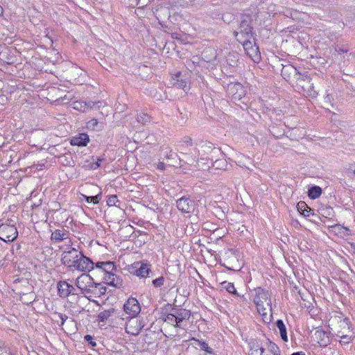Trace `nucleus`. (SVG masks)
Masks as SVG:
<instances>
[{
	"label": "nucleus",
	"mask_w": 355,
	"mask_h": 355,
	"mask_svg": "<svg viewBox=\"0 0 355 355\" xmlns=\"http://www.w3.org/2000/svg\"><path fill=\"white\" fill-rule=\"evenodd\" d=\"M61 262L70 270L89 272L94 269V263L74 248L69 247L62 253Z\"/></svg>",
	"instance_id": "obj_1"
},
{
	"label": "nucleus",
	"mask_w": 355,
	"mask_h": 355,
	"mask_svg": "<svg viewBox=\"0 0 355 355\" xmlns=\"http://www.w3.org/2000/svg\"><path fill=\"white\" fill-rule=\"evenodd\" d=\"M196 146L193 152H191V156L186 157L185 163L193 165L197 163L199 159L214 161L219 155L223 156L220 149L214 146L210 141H200L196 144Z\"/></svg>",
	"instance_id": "obj_2"
},
{
	"label": "nucleus",
	"mask_w": 355,
	"mask_h": 355,
	"mask_svg": "<svg viewBox=\"0 0 355 355\" xmlns=\"http://www.w3.org/2000/svg\"><path fill=\"white\" fill-rule=\"evenodd\" d=\"M255 292L256 295L254 297V302L259 313L265 316L267 315V311L272 313L270 293L268 291L259 287L255 289Z\"/></svg>",
	"instance_id": "obj_3"
},
{
	"label": "nucleus",
	"mask_w": 355,
	"mask_h": 355,
	"mask_svg": "<svg viewBox=\"0 0 355 355\" xmlns=\"http://www.w3.org/2000/svg\"><path fill=\"white\" fill-rule=\"evenodd\" d=\"M252 19L249 16H245L241 21L239 31H234L233 34L239 42L253 37V28L251 26Z\"/></svg>",
	"instance_id": "obj_4"
},
{
	"label": "nucleus",
	"mask_w": 355,
	"mask_h": 355,
	"mask_svg": "<svg viewBox=\"0 0 355 355\" xmlns=\"http://www.w3.org/2000/svg\"><path fill=\"white\" fill-rule=\"evenodd\" d=\"M123 311L128 315L123 317V313H120V320L123 322L130 318H136L141 311V306L138 300L132 297H130L123 304Z\"/></svg>",
	"instance_id": "obj_5"
},
{
	"label": "nucleus",
	"mask_w": 355,
	"mask_h": 355,
	"mask_svg": "<svg viewBox=\"0 0 355 355\" xmlns=\"http://www.w3.org/2000/svg\"><path fill=\"white\" fill-rule=\"evenodd\" d=\"M94 279L88 274L80 275L76 280V286L80 290V294L88 295L95 284Z\"/></svg>",
	"instance_id": "obj_6"
},
{
	"label": "nucleus",
	"mask_w": 355,
	"mask_h": 355,
	"mask_svg": "<svg viewBox=\"0 0 355 355\" xmlns=\"http://www.w3.org/2000/svg\"><path fill=\"white\" fill-rule=\"evenodd\" d=\"M18 236L16 227L13 225L3 223L0 225V239L4 242H12Z\"/></svg>",
	"instance_id": "obj_7"
},
{
	"label": "nucleus",
	"mask_w": 355,
	"mask_h": 355,
	"mask_svg": "<svg viewBox=\"0 0 355 355\" xmlns=\"http://www.w3.org/2000/svg\"><path fill=\"white\" fill-rule=\"evenodd\" d=\"M129 272L139 277H146L151 272V265L142 261H137L129 268Z\"/></svg>",
	"instance_id": "obj_8"
},
{
	"label": "nucleus",
	"mask_w": 355,
	"mask_h": 355,
	"mask_svg": "<svg viewBox=\"0 0 355 355\" xmlns=\"http://www.w3.org/2000/svg\"><path fill=\"white\" fill-rule=\"evenodd\" d=\"M226 92L232 100H241L245 95L244 87L240 83H230L227 85Z\"/></svg>",
	"instance_id": "obj_9"
},
{
	"label": "nucleus",
	"mask_w": 355,
	"mask_h": 355,
	"mask_svg": "<svg viewBox=\"0 0 355 355\" xmlns=\"http://www.w3.org/2000/svg\"><path fill=\"white\" fill-rule=\"evenodd\" d=\"M171 311L175 320V327L180 328L182 327L184 322L190 318L191 314L190 310L178 306L171 307Z\"/></svg>",
	"instance_id": "obj_10"
},
{
	"label": "nucleus",
	"mask_w": 355,
	"mask_h": 355,
	"mask_svg": "<svg viewBox=\"0 0 355 355\" xmlns=\"http://www.w3.org/2000/svg\"><path fill=\"white\" fill-rule=\"evenodd\" d=\"M125 321V329L126 333L132 336H137L139 334L141 329L144 327V321L136 318H130Z\"/></svg>",
	"instance_id": "obj_11"
},
{
	"label": "nucleus",
	"mask_w": 355,
	"mask_h": 355,
	"mask_svg": "<svg viewBox=\"0 0 355 355\" xmlns=\"http://www.w3.org/2000/svg\"><path fill=\"white\" fill-rule=\"evenodd\" d=\"M239 43L242 44L246 54L254 62H259L261 60V54L259 47L253 44L250 40H245Z\"/></svg>",
	"instance_id": "obj_12"
},
{
	"label": "nucleus",
	"mask_w": 355,
	"mask_h": 355,
	"mask_svg": "<svg viewBox=\"0 0 355 355\" xmlns=\"http://www.w3.org/2000/svg\"><path fill=\"white\" fill-rule=\"evenodd\" d=\"M300 73L293 65L291 64H282L281 75L291 84L294 85V81L297 77H300Z\"/></svg>",
	"instance_id": "obj_13"
},
{
	"label": "nucleus",
	"mask_w": 355,
	"mask_h": 355,
	"mask_svg": "<svg viewBox=\"0 0 355 355\" xmlns=\"http://www.w3.org/2000/svg\"><path fill=\"white\" fill-rule=\"evenodd\" d=\"M176 206L182 213L190 214L194 211L195 203L189 196H182L176 201Z\"/></svg>",
	"instance_id": "obj_14"
},
{
	"label": "nucleus",
	"mask_w": 355,
	"mask_h": 355,
	"mask_svg": "<svg viewBox=\"0 0 355 355\" xmlns=\"http://www.w3.org/2000/svg\"><path fill=\"white\" fill-rule=\"evenodd\" d=\"M58 295L62 298H66L69 295H78L76 288L66 281H60L57 284Z\"/></svg>",
	"instance_id": "obj_15"
},
{
	"label": "nucleus",
	"mask_w": 355,
	"mask_h": 355,
	"mask_svg": "<svg viewBox=\"0 0 355 355\" xmlns=\"http://www.w3.org/2000/svg\"><path fill=\"white\" fill-rule=\"evenodd\" d=\"M296 87V89L299 92H304L305 89L308 87H311V78L308 75L307 72L304 73H300V77H297L295 81H294V85Z\"/></svg>",
	"instance_id": "obj_16"
},
{
	"label": "nucleus",
	"mask_w": 355,
	"mask_h": 355,
	"mask_svg": "<svg viewBox=\"0 0 355 355\" xmlns=\"http://www.w3.org/2000/svg\"><path fill=\"white\" fill-rule=\"evenodd\" d=\"M121 311H118L114 308L104 310L100 312L97 315V321L98 322H106L110 318L112 320L118 319L120 320Z\"/></svg>",
	"instance_id": "obj_17"
},
{
	"label": "nucleus",
	"mask_w": 355,
	"mask_h": 355,
	"mask_svg": "<svg viewBox=\"0 0 355 355\" xmlns=\"http://www.w3.org/2000/svg\"><path fill=\"white\" fill-rule=\"evenodd\" d=\"M285 126L289 128L286 137L291 140L298 141L300 139L303 138L306 132L303 128H297V126H291L288 123H284Z\"/></svg>",
	"instance_id": "obj_18"
},
{
	"label": "nucleus",
	"mask_w": 355,
	"mask_h": 355,
	"mask_svg": "<svg viewBox=\"0 0 355 355\" xmlns=\"http://www.w3.org/2000/svg\"><path fill=\"white\" fill-rule=\"evenodd\" d=\"M314 336L321 347H327L330 344L331 339L329 333L321 328H318L315 331Z\"/></svg>",
	"instance_id": "obj_19"
},
{
	"label": "nucleus",
	"mask_w": 355,
	"mask_h": 355,
	"mask_svg": "<svg viewBox=\"0 0 355 355\" xmlns=\"http://www.w3.org/2000/svg\"><path fill=\"white\" fill-rule=\"evenodd\" d=\"M103 279L105 283L116 288H120L123 285L121 278L114 272L104 274Z\"/></svg>",
	"instance_id": "obj_20"
},
{
	"label": "nucleus",
	"mask_w": 355,
	"mask_h": 355,
	"mask_svg": "<svg viewBox=\"0 0 355 355\" xmlns=\"http://www.w3.org/2000/svg\"><path fill=\"white\" fill-rule=\"evenodd\" d=\"M89 141V137L86 133H78L70 139L71 146H86Z\"/></svg>",
	"instance_id": "obj_21"
},
{
	"label": "nucleus",
	"mask_w": 355,
	"mask_h": 355,
	"mask_svg": "<svg viewBox=\"0 0 355 355\" xmlns=\"http://www.w3.org/2000/svg\"><path fill=\"white\" fill-rule=\"evenodd\" d=\"M95 268L103 274L114 272L116 270V266L112 261H98L96 263Z\"/></svg>",
	"instance_id": "obj_22"
},
{
	"label": "nucleus",
	"mask_w": 355,
	"mask_h": 355,
	"mask_svg": "<svg viewBox=\"0 0 355 355\" xmlns=\"http://www.w3.org/2000/svg\"><path fill=\"white\" fill-rule=\"evenodd\" d=\"M173 85L177 88L182 89L184 92L189 89L187 81L182 78L181 72H178L175 74Z\"/></svg>",
	"instance_id": "obj_23"
},
{
	"label": "nucleus",
	"mask_w": 355,
	"mask_h": 355,
	"mask_svg": "<svg viewBox=\"0 0 355 355\" xmlns=\"http://www.w3.org/2000/svg\"><path fill=\"white\" fill-rule=\"evenodd\" d=\"M107 288L101 283H95L93 286V288H91L90 292L88 293L89 296H86L87 298L90 297H101L103 295H105L106 293Z\"/></svg>",
	"instance_id": "obj_24"
},
{
	"label": "nucleus",
	"mask_w": 355,
	"mask_h": 355,
	"mask_svg": "<svg viewBox=\"0 0 355 355\" xmlns=\"http://www.w3.org/2000/svg\"><path fill=\"white\" fill-rule=\"evenodd\" d=\"M79 166L85 170H95L100 167V164L94 162V157L92 156L89 159L82 160L79 163Z\"/></svg>",
	"instance_id": "obj_25"
},
{
	"label": "nucleus",
	"mask_w": 355,
	"mask_h": 355,
	"mask_svg": "<svg viewBox=\"0 0 355 355\" xmlns=\"http://www.w3.org/2000/svg\"><path fill=\"white\" fill-rule=\"evenodd\" d=\"M297 211L305 217L313 215V210L311 209L304 201H300L297 204Z\"/></svg>",
	"instance_id": "obj_26"
},
{
	"label": "nucleus",
	"mask_w": 355,
	"mask_h": 355,
	"mask_svg": "<svg viewBox=\"0 0 355 355\" xmlns=\"http://www.w3.org/2000/svg\"><path fill=\"white\" fill-rule=\"evenodd\" d=\"M68 238L67 232L64 230H55L52 232L51 239L55 243L60 242Z\"/></svg>",
	"instance_id": "obj_27"
},
{
	"label": "nucleus",
	"mask_w": 355,
	"mask_h": 355,
	"mask_svg": "<svg viewBox=\"0 0 355 355\" xmlns=\"http://www.w3.org/2000/svg\"><path fill=\"white\" fill-rule=\"evenodd\" d=\"M183 143H184L183 144H182L179 146V150H180V153L182 154L184 159H186V157L191 156V153H188L187 152H183V151L186 150L185 149L186 148L192 146V139L190 137H185L183 139Z\"/></svg>",
	"instance_id": "obj_28"
},
{
	"label": "nucleus",
	"mask_w": 355,
	"mask_h": 355,
	"mask_svg": "<svg viewBox=\"0 0 355 355\" xmlns=\"http://www.w3.org/2000/svg\"><path fill=\"white\" fill-rule=\"evenodd\" d=\"M275 324H276V327L279 329L281 338L283 340V341L287 342L288 341L287 331H286V325L284 324L283 320H280V319L277 320L276 321Z\"/></svg>",
	"instance_id": "obj_29"
},
{
	"label": "nucleus",
	"mask_w": 355,
	"mask_h": 355,
	"mask_svg": "<svg viewBox=\"0 0 355 355\" xmlns=\"http://www.w3.org/2000/svg\"><path fill=\"white\" fill-rule=\"evenodd\" d=\"M94 103L93 102L75 101L73 103V108L80 112H85L88 108H91Z\"/></svg>",
	"instance_id": "obj_30"
},
{
	"label": "nucleus",
	"mask_w": 355,
	"mask_h": 355,
	"mask_svg": "<svg viewBox=\"0 0 355 355\" xmlns=\"http://www.w3.org/2000/svg\"><path fill=\"white\" fill-rule=\"evenodd\" d=\"M212 162V166L215 167L216 169H222L227 170V163L223 159V156L219 155L216 159H214Z\"/></svg>",
	"instance_id": "obj_31"
},
{
	"label": "nucleus",
	"mask_w": 355,
	"mask_h": 355,
	"mask_svg": "<svg viewBox=\"0 0 355 355\" xmlns=\"http://www.w3.org/2000/svg\"><path fill=\"white\" fill-rule=\"evenodd\" d=\"M161 153L165 159L170 160L174 159L177 157V154L173 153L172 149L168 146H164L161 147Z\"/></svg>",
	"instance_id": "obj_32"
},
{
	"label": "nucleus",
	"mask_w": 355,
	"mask_h": 355,
	"mask_svg": "<svg viewBox=\"0 0 355 355\" xmlns=\"http://www.w3.org/2000/svg\"><path fill=\"white\" fill-rule=\"evenodd\" d=\"M322 191V190L319 186H312L309 189L308 196L311 199H316L321 196Z\"/></svg>",
	"instance_id": "obj_33"
},
{
	"label": "nucleus",
	"mask_w": 355,
	"mask_h": 355,
	"mask_svg": "<svg viewBox=\"0 0 355 355\" xmlns=\"http://www.w3.org/2000/svg\"><path fill=\"white\" fill-rule=\"evenodd\" d=\"M193 340L196 343L197 347H199L201 350H204L209 355H215L212 348L209 347L206 342L196 338H193Z\"/></svg>",
	"instance_id": "obj_34"
},
{
	"label": "nucleus",
	"mask_w": 355,
	"mask_h": 355,
	"mask_svg": "<svg viewBox=\"0 0 355 355\" xmlns=\"http://www.w3.org/2000/svg\"><path fill=\"white\" fill-rule=\"evenodd\" d=\"M269 131L270 134L275 138H281L285 135L284 130H281L276 125H271L269 129Z\"/></svg>",
	"instance_id": "obj_35"
},
{
	"label": "nucleus",
	"mask_w": 355,
	"mask_h": 355,
	"mask_svg": "<svg viewBox=\"0 0 355 355\" xmlns=\"http://www.w3.org/2000/svg\"><path fill=\"white\" fill-rule=\"evenodd\" d=\"M161 319L164 322L175 327V320L174 319L172 311H170L168 313H163Z\"/></svg>",
	"instance_id": "obj_36"
},
{
	"label": "nucleus",
	"mask_w": 355,
	"mask_h": 355,
	"mask_svg": "<svg viewBox=\"0 0 355 355\" xmlns=\"http://www.w3.org/2000/svg\"><path fill=\"white\" fill-rule=\"evenodd\" d=\"M223 288H225L228 293L233 294L236 296H239V293L236 291L233 283L223 282L221 283Z\"/></svg>",
	"instance_id": "obj_37"
},
{
	"label": "nucleus",
	"mask_w": 355,
	"mask_h": 355,
	"mask_svg": "<svg viewBox=\"0 0 355 355\" xmlns=\"http://www.w3.org/2000/svg\"><path fill=\"white\" fill-rule=\"evenodd\" d=\"M267 345V349H265V352H270L272 354L281 355L279 348L275 343L268 341Z\"/></svg>",
	"instance_id": "obj_38"
},
{
	"label": "nucleus",
	"mask_w": 355,
	"mask_h": 355,
	"mask_svg": "<svg viewBox=\"0 0 355 355\" xmlns=\"http://www.w3.org/2000/svg\"><path fill=\"white\" fill-rule=\"evenodd\" d=\"M83 197L87 202H89V203L93 202L94 204H98L99 202V201L101 200L102 196H101V192H99L98 193H97L96 195L93 196H88L86 195H83Z\"/></svg>",
	"instance_id": "obj_39"
},
{
	"label": "nucleus",
	"mask_w": 355,
	"mask_h": 355,
	"mask_svg": "<svg viewBox=\"0 0 355 355\" xmlns=\"http://www.w3.org/2000/svg\"><path fill=\"white\" fill-rule=\"evenodd\" d=\"M336 336L340 338V343L342 345L349 344L351 341L352 336L347 334H343L340 331H338Z\"/></svg>",
	"instance_id": "obj_40"
},
{
	"label": "nucleus",
	"mask_w": 355,
	"mask_h": 355,
	"mask_svg": "<svg viewBox=\"0 0 355 355\" xmlns=\"http://www.w3.org/2000/svg\"><path fill=\"white\" fill-rule=\"evenodd\" d=\"M303 94L311 98H315L318 95V92L314 89L313 83L311 82V87H307L304 91Z\"/></svg>",
	"instance_id": "obj_41"
},
{
	"label": "nucleus",
	"mask_w": 355,
	"mask_h": 355,
	"mask_svg": "<svg viewBox=\"0 0 355 355\" xmlns=\"http://www.w3.org/2000/svg\"><path fill=\"white\" fill-rule=\"evenodd\" d=\"M137 121L141 124H146L150 121V116L146 113H141L137 115Z\"/></svg>",
	"instance_id": "obj_42"
},
{
	"label": "nucleus",
	"mask_w": 355,
	"mask_h": 355,
	"mask_svg": "<svg viewBox=\"0 0 355 355\" xmlns=\"http://www.w3.org/2000/svg\"><path fill=\"white\" fill-rule=\"evenodd\" d=\"M117 202L120 203V201L118 200L116 195L110 196L107 200V205L110 207L116 206L119 207V205H116Z\"/></svg>",
	"instance_id": "obj_43"
},
{
	"label": "nucleus",
	"mask_w": 355,
	"mask_h": 355,
	"mask_svg": "<svg viewBox=\"0 0 355 355\" xmlns=\"http://www.w3.org/2000/svg\"><path fill=\"white\" fill-rule=\"evenodd\" d=\"M333 209L330 207H327L324 208H322L320 209V214L322 216H324L326 218L330 217L331 216H333Z\"/></svg>",
	"instance_id": "obj_44"
},
{
	"label": "nucleus",
	"mask_w": 355,
	"mask_h": 355,
	"mask_svg": "<svg viewBox=\"0 0 355 355\" xmlns=\"http://www.w3.org/2000/svg\"><path fill=\"white\" fill-rule=\"evenodd\" d=\"M164 282H165L164 277L163 276H161L155 279H153L152 283L155 287L159 288L164 285Z\"/></svg>",
	"instance_id": "obj_45"
},
{
	"label": "nucleus",
	"mask_w": 355,
	"mask_h": 355,
	"mask_svg": "<svg viewBox=\"0 0 355 355\" xmlns=\"http://www.w3.org/2000/svg\"><path fill=\"white\" fill-rule=\"evenodd\" d=\"M0 355H12L10 348L7 346L3 344L2 345H0Z\"/></svg>",
	"instance_id": "obj_46"
},
{
	"label": "nucleus",
	"mask_w": 355,
	"mask_h": 355,
	"mask_svg": "<svg viewBox=\"0 0 355 355\" xmlns=\"http://www.w3.org/2000/svg\"><path fill=\"white\" fill-rule=\"evenodd\" d=\"M53 315L54 316H58L61 320V322L59 324L60 327H62L66 320L68 319V316L67 315L61 313L55 312Z\"/></svg>",
	"instance_id": "obj_47"
},
{
	"label": "nucleus",
	"mask_w": 355,
	"mask_h": 355,
	"mask_svg": "<svg viewBox=\"0 0 355 355\" xmlns=\"http://www.w3.org/2000/svg\"><path fill=\"white\" fill-rule=\"evenodd\" d=\"M98 121L96 119H92L87 122V126L94 130H98Z\"/></svg>",
	"instance_id": "obj_48"
},
{
	"label": "nucleus",
	"mask_w": 355,
	"mask_h": 355,
	"mask_svg": "<svg viewBox=\"0 0 355 355\" xmlns=\"http://www.w3.org/2000/svg\"><path fill=\"white\" fill-rule=\"evenodd\" d=\"M85 340L88 341L89 343V345L91 346V347H95L96 345V343L95 341L93 340V338L92 337V336L90 335H86L85 336Z\"/></svg>",
	"instance_id": "obj_49"
},
{
	"label": "nucleus",
	"mask_w": 355,
	"mask_h": 355,
	"mask_svg": "<svg viewBox=\"0 0 355 355\" xmlns=\"http://www.w3.org/2000/svg\"><path fill=\"white\" fill-rule=\"evenodd\" d=\"M239 297L238 301L241 304V305L247 306L248 305V299L245 297V295H241L239 294V296H237Z\"/></svg>",
	"instance_id": "obj_50"
},
{
	"label": "nucleus",
	"mask_w": 355,
	"mask_h": 355,
	"mask_svg": "<svg viewBox=\"0 0 355 355\" xmlns=\"http://www.w3.org/2000/svg\"><path fill=\"white\" fill-rule=\"evenodd\" d=\"M223 266L229 270L239 271L240 270L239 268H234L232 266H230L229 261H227V263H224Z\"/></svg>",
	"instance_id": "obj_51"
},
{
	"label": "nucleus",
	"mask_w": 355,
	"mask_h": 355,
	"mask_svg": "<svg viewBox=\"0 0 355 355\" xmlns=\"http://www.w3.org/2000/svg\"><path fill=\"white\" fill-rule=\"evenodd\" d=\"M347 171L355 175V163L349 164L348 168H347Z\"/></svg>",
	"instance_id": "obj_52"
},
{
	"label": "nucleus",
	"mask_w": 355,
	"mask_h": 355,
	"mask_svg": "<svg viewBox=\"0 0 355 355\" xmlns=\"http://www.w3.org/2000/svg\"><path fill=\"white\" fill-rule=\"evenodd\" d=\"M225 256L227 258H230L231 256L234 257V251L232 249H229L227 252H225Z\"/></svg>",
	"instance_id": "obj_53"
},
{
	"label": "nucleus",
	"mask_w": 355,
	"mask_h": 355,
	"mask_svg": "<svg viewBox=\"0 0 355 355\" xmlns=\"http://www.w3.org/2000/svg\"><path fill=\"white\" fill-rule=\"evenodd\" d=\"M336 51L339 53V54H341V53H347V49H343L342 48H336Z\"/></svg>",
	"instance_id": "obj_54"
},
{
	"label": "nucleus",
	"mask_w": 355,
	"mask_h": 355,
	"mask_svg": "<svg viewBox=\"0 0 355 355\" xmlns=\"http://www.w3.org/2000/svg\"><path fill=\"white\" fill-rule=\"evenodd\" d=\"M164 162H159L157 164V168L159 170H164Z\"/></svg>",
	"instance_id": "obj_55"
},
{
	"label": "nucleus",
	"mask_w": 355,
	"mask_h": 355,
	"mask_svg": "<svg viewBox=\"0 0 355 355\" xmlns=\"http://www.w3.org/2000/svg\"><path fill=\"white\" fill-rule=\"evenodd\" d=\"M291 355H306L303 352H297L291 354Z\"/></svg>",
	"instance_id": "obj_56"
},
{
	"label": "nucleus",
	"mask_w": 355,
	"mask_h": 355,
	"mask_svg": "<svg viewBox=\"0 0 355 355\" xmlns=\"http://www.w3.org/2000/svg\"><path fill=\"white\" fill-rule=\"evenodd\" d=\"M102 160H103V158H100V157H98V158L96 159V161H95V160H94V162H97L98 164H101V162Z\"/></svg>",
	"instance_id": "obj_57"
},
{
	"label": "nucleus",
	"mask_w": 355,
	"mask_h": 355,
	"mask_svg": "<svg viewBox=\"0 0 355 355\" xmlns=\"http://www.w3.org/2000/svg\"><path fill=\"white\" fill-rule=\"evenodd\" d=\"M21 280L19 279H17L14 281L13 284L14 285H16L18 282H19Z\"/></svg>",
	"instance_id": "obj_58"
},
{
	"label": "nucleus",
	"mask_w": 355,
	"mask_h": 355,
	"mask_svg": "<svg viewBox=\"0 0 355 355\" xmlns=\"http://www.w3.org/2000/svg\"><path fill=\"white\" fill-rule=\"evenodd\" d=\"M3 8L1 7V6H0V16L3 14Z\"/></svg>",
	"instance_id": "obj_59"
},
{
	"label": "nucleus",
	"mask_w": 355,
	"mask_h": 355,
	"mask_svg": "<svg viewBox=\"0 0 355 355\" xmlns=\"http://www.w3.org/2000/svg\"><path fill=\"white\" fill-rule=\"evenodd\" d=\"M351 245H352V248L354 250V252L355 253V244H352Z\"/></svg>",
	"instance_id": "obj_60"
},
{
	"label": "nucleus",
	"mask_w": 355,
	"mask_h": 355,
	"mask_svg": "<svg viewBox=\"0 0 355 355\" xmlns=\"http://www.w3.org/2000/svg\"><path fill=\"white\" fill-rule=\"evenodd\" d=\"M343 324H345V325H348L347 322H345V320L343 322Z\"/></svg>",
	"instance_id": "obj_61"
},
{
	"label": "nucleus",
	"mask_w": 355,
	"mask_h": 355,
	"mask_svg": "<svg viewBox=\"0 0 355 355\" xmlns=\"http://www.w3.org/2000/svg\"><path fill=\"white\" fill-rule=\"evenodd\" d=\"M206 355H209L208 354H207Z\"/></svg>",
	"instance_id": "obj_62"
}]
</instances>
